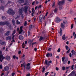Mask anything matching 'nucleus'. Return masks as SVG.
<instances>
[{
	"mask_svg": "<svg viewBox=\"0 0 76 76\" xmlns=\"http://www.w3.org/2000/svg\"><path fill=\"white\" fill-rule=\"evenodd\" d=\"M61 28H60L59 30L60 31L59 32V33L60 34V36L61 37V36H62V35H63V30H62V29H64L65 26L64 25L63 23H61Z\"/></svg>",
	"mask_w": 76,
	"mask_h": 76,
	"instance_id": "nucleus-1",
	"label": "nucleus"
},
{
	"mask_svg": "<svg viewBox=\"0 0 76 76\" xmlns=\"http://www.w3.org/2000/svg\"><path fill=\"white\" fill-rule=\"evenodd\" d=\"M65 3V1L64 0H63L62 1H60L58 2V5L60 6L59 7V10H61L62 8H63V5Z\"/></svg>",
	"mask_w": 76,
	"mask_h": 76,
	"instance_id": "nucleus-2",
	"label": "nucleus"
},
{
	"mask_svg": "<svg viewBox=\"0 0 76 76\" xmlns=\"http://www.w3.org/2000/svg\"><path fill=\"white\" fill-rule=\"evenodd\" d=\"M2 54V51L1 50L0 51V61L3 62V60L5 59L6 57L3 56V55L1 54Z\"/></svg>",
	"mask_w": 76,
	"mask_h": 76,
	"instance_id": "nucleus-3",
	"label": "nucleus"
},
{
	"mask_svg": "<svg viewBox=\"0 0 76 76\" xmlns=\"http://www.w3.org/2000/svg\"><path fill=\"white\" fill-rule=\"evenodd\" d=\"M62 61L63 64H66L68 61V58L66 57L65 58L64 57H63L62 58Z\"/></svg>",
	"mask_w": 76,
	"mask_h": 76,
	"instance_id": "nucleus-4",
	"label": "nucleus"
},
{
	"mask_svg": "<svg viewBox=\"0 0 76 76\" xmlns=\"http://www.w3.org/2000/svg\"><path fill=\"white\" fill-rule=\"evenodd\" d=\"M8 24V22L7 21H1L0 22V26H4Z\"/></svg>",
	"mask_w": 76,
	"mask_h": 76,
	"instance_id": "nucleus-5",
	"label": "nucleus"
},
{
	"mask_svg": "<svg viewBox=\"0 0 76 76\" xmlns=\"http://www.w3.org/2000/svg\"><path fill=\"white\" fill-rule=\"evenodd\" d=\"M7 13H9L10 15H15V12L14 11L11 10L7 11Z\"/></svg>",
	"mask_w": 76,
	"mask_h": 76,
	"instance_id": "nucleus-6",
	"label": "nucleus"
},
{
	"mask_svg": "<svg viewBox=\"0 0 76 76\" xmlns=\"http://www.w3.org/2000/svg\"><path fill=\"white\" fill-rule=\"evenodd\" d=\"M31 64H30V63H28L26 64V70H27V71H29V70H30V66H30Z\"/></svg>",
	"mask_w": 76,
	"mask_h": 76,
	"instance_id": "nucleus-7",
	"label": "nucleus"
},
{
	"mask_svg": "<svg viewBox=\"0 0 76 76\" xmlns=\"http://www.w3.org/2000/svg\"><path fill=\"white\" fill-rule=\"evenodd\" d=\"M55 22L56 23H59L61 21V19H60L58 17H56L55 20Z\"/></svg>",
	"mask_w": 76,
	"mask_h": 76,
	"instance_id": "nucleus-8",
	"label": "nucleus"
},
{
	"mask_svg": "<svg viewBox=\"0 0 76 76\" xmlns=\"http://www.w3.org/2000/svg\"><path fill=\"white\" fill-rule=\"evenodd\" d=\"M23 8H21L18 11L19 14L20 15H22V13H23Z\"/></svg>",
	"mask_w": 76,
	"mask_h": 76,
	"instance_id": "nucleus-9",
	"label": "nucleus"
},
{
	"mask_svg": "<svg viewBox=\"0 0 76 76\" xmlns=\"http://www.w3.org/2000/svg\"><path fill=\"white\" fill-rule=\"evenodd\" d=\"M28 7L27 6H25L23 9L24 12L26 14L27 13V12H28Z\"/></svg>",
	"mask_w": 76,
	"mask_h": 76,
	"instance_id": "nucleus-10",
	"label": "nucleus"
},
{
	"mask_svg": "<svg viewBox=\"0 0 76 76\" xmlns=\"http://www.w3.org/2000/svg\"><path fill=\"white\" fill-rule=\"evenodd\" d=\"M52 56L53 54L51 53H48L46 54V56L47 57H51Z\"/></svg>",
	"mask_w": 76,
	"mask_h": 76,
	"instance_id": "nucleus-11",
	"label": "nucleus"
},
{
	"mask_svg": "<svg viewBox=\"0 0 76 76\" xmlns=\"http://www.w3.org/2000/svg\"><path fill=\"white\" fill-rule=\"evenodd\" d=\"M10 33V31H7L5 34H4L5 36L6 37H7L9 35V34Z\"/></svg>",
	"mask_w": 76,
	"mask_h": 76,
	"instance_id": "nucleus-12",
	"label": "nucleus"
},
{
	"mask_svg": "<svg viewBox=\"0 0 76 76\" xmlns=\"http://www.w3.org/2000/svg\"><path fill=\"white\" fill-rule=\"evenodd\" d=\"M8 22V24H6L8 26V28L10 29H12V26H11V25L9 23V22L7 21Z\"/></svg>",
	"mask_w": 76,
	"mask_h": 76,
	"instance_id": "nucleus-13",
	"label": "nucleus"
},
{
	"mask_svg": "<svg viewBox=\"0 0 76 76\" xmlns=\"http://www.w3.org/2000/svg\"><path fill=\"white\" fill-rule=\"evenodd\" d=\"M9 69V67L7 66L5 67L4 68V71H6V72L7 71H8Z\"/></svg>",
	"mask_w": 76,
	"mask_h": 76,
	"instance_id": "nucleus-14",
	"label": "nucleus"
},
{
	"mask_svg": "<svg viewBox=\"0 0 76 76\" xmlns=\"http://www.w3.org/2000/svg\"><path fill=\"white\" fill-rule=\"evenodd\" d=\"M0 44L1 45H4L5 44V42L2 40H0Z\"/></svg>",
	"mask_w": 76,
	"mask_h": 76,
	"instance_id": "nucleus-15",
	"label": "nucleus"
},
{
	"mask_svg": "<svg viewBox=\"0 0 76 76\" xmlns=\"http://www.w3.org/2000/svg\"><path fill=\"white\" fill-rule=\"evenodd\" d=\"M6 39L10 41V40L12 39V37L10 36H8V37L6 38Z\"/></svg>",
	"mask_w": 76,
	"mask_h": 76,
	"instance_id": "nucleus-16",
	"label": "nucleus"
},
{
	"mask_svg": "<svg viewBox=\"0 0 76 76\" xmlns=\"http://www.w3.org/2000/svg\"><path fill=\"white\" fill-rule=\"evenodd\" d=\"M5 58H6V59L7 60H8V61H9L10 58V57L9 56H7L5 57Z\"/></svg>",
	"mask_w": 76,
	"mask_h": 76,
	"instance_id": "nucleus-17",
	"label": "nucleus"
},
{
	"mask_svg": "<svg viewBox=\"0 0 76 76\" xmlns=\"http://www.w3.org/2000/svg\"><path fill=\"white\" fill-rule=\"evenodd\" d=\"M66 35L65 34H64L62 36V39H63V40H65L67 38V37H65Z\"/></svg>",
	"mask_w": 76,
	"mask_h": 76,
	"instance_id": "nucleus-18",
	"label": "nucleus"
},
{
	"mask_svg": "<svg viewBox=\"0 0 76 76\" xmlns=\"http://www.w3.org/2000/svg\"><path fill=\"white\" fill-rule=\"evenodd\" d=\"M19 38L20 40H23V37L21 35L19 36Z\"/></svg>",
	"mask_w": 76,
	"mask_h": 76,
	"instance_id": "nucleus-19",
	"label": "nucleus"
},
{
	"mask_svg": "<svg viewBox=\"0 0 76 76\" xmlns=\"http://www.w3.org/2000/svg\"><path fill=\"white\" fill-rule=\"evenodd\" d=\"M71 53L72 54V55L73 56V55H75L76 52L75 51H74V50L73 49L71 51Z\"/></svg>",
	"mask_w": 76,
	"mask_h": 76,
	"instance_id": "nucleus-20",
	"label": "nucleus"
},
{
	"mask_svg": "<svg viewBox=\"0 0 76 76\" xmlns=\"http://www.w3.org/2000/svg\"><path fill=\"white\" fill-rule=\"evenodd\" d=\"M55 2H56V1H53V3L52 5V7H56V4H55Z\"/></svg>",
	"mask_w": 76,
	"mask_h": 76,
	"instance_id": "nucleus-21",
	"label": "nucleus"
},
{
	"mask_svg": "<svg viewBox=\"0 0 76 76\" xmlns=\"http://www.w3.org/2000/svg\"><path fill=\"white\" fill-rule=\"evenodd\" d=\"M45 37H42V36H41L39 38V41H41L42 40V39H45Z\"/></svg>",
	"mask_w": 76,
	"mask_h": 76,
	"instance_id": "nucleus-22",
	"label": "nucleus"
},
{
	"mask_svg": "<svg viewBox=\"0 0 76 76\" xmlns=\"http://www.w3.org/2000/svg\"><path fill=\"white\" fill-rule=\"evenodd\" d=\"M32 26H33V25H32V24H31L30 26H29V29L30 31H31Z\"/></svg>",
	"mask_w": 76,
	"mask_h": 76,
	"instance_id": "nucleus-23",
	"label": "nucleus"
},
{
	"mask_svg": "<svg viewBox=\"0 0 76 76\" xmlns=\"http://www.w3.org/2000/svg\"><path fill=\"white\" fill-rule=\"evenodd\" d=\"M23 32V30H20L18 31L19 34H22Z\"/></svg>",
	"mask_w": 76,
	"mask_h": 76,
	"instance_id": "nucleus-24",
	"label": "nucleus"
},
{
	"mask_svg": "<svg viewBox=\"0 0 76 76\" xmlns=\"http://www.w3.org/2000/svg\"><path fill=\"white\" fill-rule=\"evenodd\" d=\"M42 72H44L45 71V68L44 67H43L42 69Z\"/></svg>",
	"mask_w": 76,
	"mask_h": 76,
	"instance_id": "nucleus-25",
	"label": "nucleus"
},
{
	"mask_svg": "<svg viewBox=\"0 0 76 76\" xmlns=\"http://www.w3.org/2000/svg\"><path fill=\"white\" fill-rule=\"evenodd\" d=\"M13 58H14V59H15V58L17 60H18V57H16V56L14 55L13 56Z\"/></svg>",
	"mask_w": 76,
	"mask_h": 76,
	"instance_id": "nucleus-26",
	"label": "nucleus"
},
{
	"mask_svg": "<svg viewBox=\"0 0 76 76\" xmlns=\"http://www.w3.org/2000/svg\"><path fill=\"white\" fill-rule=\"evenodd\" d=\"M19 0V1H20L19 3L20 4H21V3H23L24 2V0Z\"/></svg>",
	"mask_w": 76,
	"mask_h": 76,
	"instance_id": "nucleus-27",
	"label": "nucleus"
},
{
	"mask_svg": "<svg viewBox=\"0 0 76 76\" xmlns=\"http://www.w3.org/2000/svg\"><path fill=\"white\" fill-rule=\"evenodd\" d=\"M43 18V15H40L39 17V19H42Z\"/></svg>",
	"mask_w": 76,
	"mask_h": 76,
	"instance_id": "nucleus-28",
	"label": "nucleus"
},
{
	"mask_svg": "<svg viewBox=\"0 0 76 76\" xmlns=\"http://www.w3.org/2000/svg\"><path fill=\"white\" fill-rule=\"evenodd\" d=\"M25 43L24 42H23L22 45V47L23 48H25Z\"/></svg>",
	"mask_w": 76,
	"mask_h": 76,
	"instance_id": "nucleus-29",
	"label": "nucleus"
},
{
	"mask_svg": "<svg viewBox=\"0 0 76 76\" xmlns=\"http://www.w3.org/2000/svg\"><path fill=\"white\" fill-rule=\"evenodd\" d=\"M48 64V61L47 60H45V61L44 64H45L46 65H47Z\"/></svg>",
	"mask_w": 76,
	"mask_h": 76,
	"instance_id": "nucleus-30",
	"label": "nucleus"
},
{
	"mask_svg": "<svg viewBox=\"0 0 76 76\" xmlns=\"http://www.w3.org/2000/svg\"><path fill=\"white\" fill-rule=\"evenodd\" d=\"M53 16V14L50 13V15H49L48 18H52Z\"/></svg>",
	"mask_w": 76,
	"mask_h": 76,
	"instance_id": "nucleus-31",
	"label": "nucleus"
},
{
	"mask_svg": "<svg viewBox=\"0 0 76 76\" xmlns=\"http://www.w3.org/2000/svg\"><path fill=\"white\" fill-rule=\"evenodd\" d=\"M57 10H58V9L56 8L54 10V12H55V13H57Z\"/></svg>",
	"mask_w": 76,
	"mask_h": 76,
	"instance_id": "nucleus-32",
	"label": "nucleus"
},
{
	"mask_svg": "<svg viewBox=\"0 0 76 76\" xmlns=\"http://www.w3.org/2000/svg\"><path fill=\"white\" fill-rule=\"evenodd\" d=\"M12 23L14 26H15V20H12Z\"/></svg>",
	"mask_w": 76,
	"mask_h": 76,
	"instance_id": "nucleus-33",
	"label": "nucleus"
},
{
	"mask_svg": "<svg viewBox=\"0 0 76 76\" xmlns=\"http://www.w3.org/2000/svg\"><path fill=\"white\" fill-rule=\"evenodd\" d=\"M2 19H3V20H5V19H6V17L5 16H2Z\"/></svg>",
	"mask_w": 76,
	"mask_h": 76,
	"instance_id": "nucleus-34",
	"label": "nucleus"
},
{
	"mask_svg": "<svg viewBox=\"0 0 76 76\" xmlns=\"http://www.w3.org/2000/svg\"><path fill=\"white\" fill-rule=\"evenodd\" d=\"M27 23L26 21H25L24 23V26H26L27 25Z\"/></svg>",
	"mask_w": 76,
	"mask_h": 76,
	"instance_id": "nucleus-35",
	"label": "nucleus"
},
{
	"mask_svg": "<svg viewBox=\"0 0 76 76\" xmlns=\"http://www.w3.org/2000/svg\"><path fill=\"white\" fill-rule=\"evenodd\" d=\"M10 3H12V1H8V2L7 4L6 5H7L8 4H10Z\"/></svg>",
	"mask_w": 76,
	"mask_h": 76,
	"instance_id": "nucleus-36",
	"label": "nucleus"
},
{
	"mask_svg": "<svg viewBox=\"0 0 76 76\" xmlns=\"http://www.w3.org/2000/svg\"><path fill=\"white\" fill-rule=\"evenodd\" d=\"M4 31V30H3V28H0V31L1 32H3V31Z\"/></svg>",
	"mask_w": 76,
	"mask_h": 76,
	"instance_id": "nucleus-37",
	"label": "nucleus"
},
{
	"mask_svg": "<svg viewBox=\"0 0 76 76\" xmlns=\"http://www.w3.org/2000/svg\"><path fill=\"white\" fill-rule=\"evenodd\" d=\"M33 41H34V39H32V40H31V39H29V42H31V43L30 44V45H31V43H32V42H33Z\"/></svg>",
	"mask_w": 76,
	"mask_h": 76,
	"instance_id": "nucleus-38",
	"label": "nucleus"
},
{
	"mask_svg": "<svg viewBox=\"0 0 76 76\" xmlns=\"http://www.w3.org/2000/svg\"><path fill=\"white\" fill-rule=\"evenodd\" d=\"M17 25H20V22H19V21H18V20H17Z\"/></svg>",
	"mask_w": 76,
	"mask_h": 76,
	"instance_id": "nucleus-39",
	"label": "nucleus"
},
{
	"mask_svg": "<svg viewBox=\"0 0 76 76\" xmlns=\"http://www.w3.org/2000/svg\"><path fill=\"white\" fill-rule=\"evenodd\" d=\"M15 34H16V30H15L13 31L12 33V35H15Z\"/></svg>",
	"mask_w": 76,
	"mask_h": 76,
	"instance_id": "nucleus-40",
	"label": "nucleus"
},
{
	"mask_svg": "<svg viewBox=\"0 0 76 76\" xmlns=\"http://www.w3.org/2000/svg\"><path fill=\"white\" fill-rule=\"evenodd\" d=\"M50 63H49L48 62V63L47 65H46V68H48V67L49 66H50Z\"/></svg>",
	"mask_w": 76,
	"mask_h": 76,
	"instance_id": "nucleus-41",
	"label": "nucleus"
},
{
	"mask_svg": "<svg viewBox=\"0 0 76 76\" xmlns=\"http://www.w3.org/2000/svg\"><path fill=\"white\" fill-rule=\"evenodd\" d=\"M63 23L64 24V25H66V24H67V21H64L63 22Z\"/></svg>",
	"mask_w": 76,
	"mask_h": 76,
	"instance_id": "nucleus-42",
	"label": "nucleus"
},
{
	"mask_svg": "<svg viewBox=\"0 0 76 76\" xmlns=\"http://www.w3.org/2000/svg\"><path fill=\"white\" fill-rule=\"evenodd\" d=\"M65 48L66 50H69V46H65Z\"/></svg>",
	"mask_w": 76,
	"mask_h": 76,
	"instance_id": "nucleus-43",
	"label": "nucleus"
},
{
	"mask_svg": "<svg viewBox=\"0 0 76 76\" xmlns=\"http://www.w3.org/2000/svg\"><path fill=\"white\" fill-rule=\"evenodd\" d=\"M61 50V49H60V48H59L57 50V52L58 53H60V52Z\"/></svg>",
	"mask_w": 76,
	"mask_h": 76,
	"instance_id": "nucleus-44",
	"label": "nucleus"
},
{
	"mask_svg": "<svg viewBox=\"0 0 76 76\" xmlns=\"http://www.w3.org/2000/svg\"><path fill=\"white\" fill-rule=\"evenodd\" d=\"M52 48H49L48 49V51H50L51 50Z\"/></svg>",
	"mask_w": 76,
	"mask_h": 76,
	"instance_id": "nucleus-45",
	"label": "nucleus"
},
{
	"mask_svg": "<svg viewBox=\"0 0 76 76\" xmlns=\"http://www.w3.org/2000/svg\"><path fill=\"white\" fill-rule=\"evenodd\" d=\"M49 73V72H46L45 73V76H47V75H48V74Z\"/></svg>",
	"mask_w": 76,
	"mask_h": 76,
	"instance_id": "nucleus-46",
	"label": "nucleus"
},
{
	"mask_svg": "<svg viewBox=\"0 0 76 76\" xmlns=\"http://www.w3.org/2000/svg\"><path fill=\"white\" fill-rule=\"evenodd\" d=\"M28 62H31V61H32V60L31 59H28Z\"/></svg>",
	"mask_w": 76,
	"mask_h": 76,
	"instance_id": "nucleus-47",
	"label": "nucleus"
},
{
	"mask_svg": "<svg viewBox=\"0 0 76 76\" xmlns=\"http://www.w3.org/2000/svg\"><path fill=\"white\" fill-rule=\"evenodd\" d=\"M0 8L1 9H2V10H4V6H1Z\"/></svg>",
	"mask_w": 76,
	"mask_h": 76,
	"instance_id": "nucleus-48",
	"label": "nucleus"
},
{
	"mask_svg": "<svg viewBox=\"0 0 76 76\" xmlns=\"http://www.w3.org/2000/svg\"><path fill=\"white\" fill-rule=\"evenodd\" d=\"M37 44V42H34L32 44V46L33 47V45H34V44Z\"/></svg>",
	"mask_w": 76,
	"mask_h": 76,
	"instance_id": "nucleus-49",
	"label": "nucleus"
},
{
	"mask_svg": "<svg viewBox=\"0 0 76 76\" xmlns=\"http://www.w3.org/2000/svg\"><path fill=\"white\" fill-rule=\"evenodd\" d=\"M21 50H19L18 52V54L19 55L21 54Z\"/></svg>",
	"mask_w": 76,
	"mask_h": 76,
	"instance_id": "nucleus-50",
	"label": "nucleus"
},
{
	"mask_svg": "<svg viewBox=\"0 0 76 76\" xmlns=\"http://www.w3.org/2000/svg\"><path fill=\"white\" fill-rule=\"evenodd\" d=\"M74 65H73L71 66V69L72 70H73L74 69V68H73V67H74Z\"/></svg>",
	"mask_w": 76,
	"mask_h": 76,
	"instance_id": "nucleus-51",
	"label": "nucleus"
},
{
	"mask_svg": "<svg viewBox=\"0 0 76 76\" xmlns=\"http://www.w3.org/2000/svg\"><path fill=\"white\" fill-rule=\"evenodd\" d=\"M22 28H23V26H21L20 28V30H23V29H22Z\"/></svg>",
	"mask_w": 76,
	"mask_h": 76,
	"instance_id": "nucleus-52",
	"label": "nucleus"
},
{
	"mask_svg": "<svg viewBox=\"0 0 76 76\" xmlns=\"http://www.w3.org/2000/svg\"><path fill=\"white\" fill-rule=\"evenodd\" d=\"M25 55L24 54H23V56H22V58L23 60H24V59H25V58H24V57H25Z\"/></svg>",
	"mask_w": 76,
	"mask_h": 76,
	"instance_id": "nucleus-53",
	"label": "nucleus"
},
{
	"mask_svg": "<svg viewBox=\"0 0 76 76\" xmlns=\"http://www.w3.org/2000/svg\"><path fill=\"white\" fill-rule=\"evenodd\" d=\"M63 70H64L66 69L65 66H63L62 67Z\"/></svg>",
	"mask_w": 76,
	"mask_h": 76,
	"instance_id": "nucleus-54",
	"label": "nucleus"
},
{
	"mask_svg": "<svg viewBox=\"0 0 76 76\" xmlns=\"http://www.w3.org/2000/svg\"><path fill=\"white\" fill-rule=\"evenodd\" d=\"M15 75V72H13L12 73V76H14Z\"/></svg>",
	"mask_w": 76,
	"mask_h": 76,
	"instance_id": "nucleus-55",
	"label": "nucleus"
},
{
	"mask_svg": "<svg viewBox=\"0 0 76 76\" xmlns=\"http://www.w3.org/2000/svg\"><path fill=\"white\" fill-rule=\"evenodd\" d=\"M70 49H69L66 52V53H70Z\"/></svg>",
	"mask_w": 76,
	"mask_h": 76,
	"instance_id": "nucleus-56",
	"label": "nucleus"
},
{
	"mask_svg": "<svg viewBox=\"0 0 76 76\" xmlns=\"http://www.w3.org/2000/svg\"><path fill=\"white\" fill-rule=\"evenodd\" d=\"M69 57H72V53H69Z\"/></svg>",
	"mask_w": 76,
	"mask_h": 76,
	"instance_id": "nucleus-57",
	"label": "nucleus"
},
{
	"mask_svg": "<svg viewBox=\"0 0 76 76\" xmlns=\"http://www.w3.org/2000/svg\"><path fill=\"white\" fill-rule=\"evenodd\" d=\"M4 2V0H0V2L1 3Z\"/></svg>",
	"mask_w": 76,
	"mask_h": 76,
	"instance_id": "nucleus-58",
	"label": "nucleus"
},
{
	"mask_svg": "<svg viewBox=\"0 0 76 76\" xmlns=\"http://www.w3.org/2000/svg\"><path fill=\"white\" fill-rule=\"evenodd\" d=\"M25 34V31H23V32H22V35H23Z\"/></svg>",
	"mask_w": 76,
	"mask_h": 76,
	"instance_id": "nucleus-59",
	"label": "nucleus"
},
{
	"mask_svg": "<svg viewBox=\"0 0 76 76\" xmlns=\"http://www.w3.org/2000/svg\"><path fill=\"white\" fill-rule=\"evenodd\" d=\"M2 68H3V66H2V64H1L0 65V69H2Z\"/></svg>",
	"mask_w": 76,
	"mask_h": 76,
	"instance_id": "nucleus-60",
	"label": "nucleus"
},
{
	"mask_svg": "<svg viewBox=\"0 0 76 76\" xmlns=\"http://www.w3.org/2000/svg\"><path fill=\"white\" fill-rule=\"evenodd\" d=\"M31 76V74L28 73L26 75V76Z\"/></svg>",
	"mask_w": 76,
	"mask_h": 76,
	"instance_id": "nucleus-61",
	"label": "nucleus"
},
{
	"mask_svg": "<svg viewBox=\"0 0 76 76\" xmlns=\"http://www.w3.org/2000/svg\"><path fill=\"white\" fill-rule=\"evenodd\" d=\"M69 69V67H66L65 68V70H67L68 69Z\"/></svg>",
	"mask_w": 76,
	"mask_h": 76,
	"instance_id": "nucleus-62",
	"label": "nucleus"
},
{
	"mask_svg": "<svg viewBox=\"0 0 76 76\" xmlns=\"http://www.w3.org/2000/svg\"><path fill=\"white\" fill-rule=\"evenodd\" d=\"M58 69H59L57 67H56V70H57V71H58Z\"/></svg>",
	"mask_w": 76,
	"mask_h": 76,
	"instance_id": "nucleus-63",
	"label": "nucleus"
},
{
	"mask_svg": "<svg viewBox=\"0 0 76 76\" xmlns=\"http://www.w3.org/2000/svg\"><path fill=\"white\" fill-rule=\"evenodd\" d=\"M15 38V35H13L12 37V39H14Z\"/></svg>",
	"mask_w": 76,
	"mask_h": 76,
	"instance_id": "nucleus-64",
	"label": "nucleus"
}]
</instances>
